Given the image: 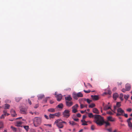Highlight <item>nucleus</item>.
<instances>
[{
  "label": "nucleus",
  "mask_w": 132,
  "mask_h": 132,
  "mask_svg": "<svg viewBox=\"0 0 132 132\" xmlns=\"http://www.w3.org/2000/svg\"><path fill=\"white\" fill-rule=\"evenodd\" d=\"M65 101H71L72 100V98L70 95L65 97Z\"/></svg>",
  "instance_id": "obj_13"
},
{
  "label": "nucleus",
  "mask_w": 132,
  "mask_h": 132,
  "mask_svg": "<svg viewBox=\"0 0 132 132\" xmlns=\"http://www.w3.org/2000/svg\"><path fill=\"white\" fill-rule=\"evenodd\" d=\"M62 121L60 119H58L56 120L54 123H56L57 126L59 128H62L64 126L62 123Z\"/></svg>",
  "instance_id": "obj_3"
},
{
  "label": "nucleus",
  "mask_w": 132,
  "mask_h": 132,
  "mask_svg": "<svg viewBox=\"0 0 132 132\" xmlns=\"http://www.w3.org/2000/svg\"><path fill=\"white\" fill-rule=\"evenodd\" d=\"M3 114L5 116H8L10 115L9 114L7 113V111L6 110H3Z\"/></svg>",
  "instance_id": "obj_19"
},
{
  "label": "nucleus",
  "mask_w": 132,
  "mask_h": 132,
  "mask_svg": "<svg viewBox=\"0 0 132 132\" xmlns=\"http://www.w3.org/2000/svg\"><path fill=\"white\" fill-rule=\"evenodd\" d=\"M124 114V116L126 118H127L128 117V116L127 114H125V113H123Z\"/></svg>",
  "instance_id": "obj_57"
},
{
  "label": "nucleus",
  "mask_w": 132,
  "mask_h": 132,
  "mask_svg": "<svg viewBox=\"0 0 132 132\" xmlns=\"http://www.w3.org/2000/svg\"><path fill=\"white\" fill-rule=\"evenodd\" d=\"M122 84V82H118V86H119L120 85H121Z\"/></svg>",
  "instance_id": "obj_56"
},
{
  "label": "nucleus",
  "mask_w": 132,
  "mask_h": 132,
  "mask_svg": "<svg viewBox=\"0 0 132 132\" xmlns=\"http://www.w3.org/2000/svg\"><path fill=\"white\" fill-rule=\"evenodd\" d=\"M85 100L88 103L90 104L91 102H92V101L90 100L88 98H87L86 99H85Z\"/></svg>",
  "instance_id": "obj_34"
},
{
  "label": "nucleus",
  "mask_w": 132,
  "mask_h": 132,
  "mask_svg": "<svg viewBox=\"0 0 132 132\" xmlns=\"http://www.w3.org/2000/svg\"><path fill=\"white\" fill-rule=\"evenodd\" d=\"M128 126L130 128V129H132V123L131 122H128Z\"/></svg>",
  "instance_id": "obj_24"
},
{
  "label": "nucleus",
  "mask_w": 132,
  "mask_h": 132,
  "mask_svg": "<svg viewBox=\"0 0 132 132\" xmlns=\"http://www.w3.org/2000/svg\"><path fill=\"white\" fill-rule=\"evenodd\" d=\"M93 112L94 113L97 114L99 113V111L96 108H94L93 109Z\"/></svg>",
  "instance_id": "obj_16"
},
{
  "label": "nucleus",
  "mask_w": 132,
  "mask_h": 132,
  "mask_svg": "<svg viewBox=\"0 0 132 132\" xmlns=\"http://www.w3.org/2000/svg\"><path fill=\"white\" fill-rule=\"evenodd\" d=\"M124 93H125L126 91H127L126 90V89L125 88V89L124 88H123L121 90Z\"/></svg>",
  "instance_id": "obj_48"
},
{
  "label": "nucleus",
  "mask_w": 132,
  "mask_h": 132,
  "mask_svg": "<svg viewBox=\"0 0 132 132\" xmlns=\"http://www.w3.org/2000/svg\"><path fill=\"white\" fill-rule=\"evenodd\" d=\"M105 123L106 124V127L110 125V124L109 123L108 121H105L104 120L103 122V123Z\"/></svg>",
  "instance_id": "obj_30"
},
{
  "label": "nucleus",
  "mask_w": 132,
  "mask_h": 132,
  "mask_svg": "<svg viewBox=\"0 0 132 132\" xmlns=\"http://www.w3.org/2000/svg\"><path fill=\"white\" fill-rule=\"evenodd\" d=\"M44 95H42L39 96L38 97V99H42L44 97Z\"/></svg>",
  "instance_id": "obj_36"
},
{
  "label": "nucleus",
  "mask_w": 132,
  "mask_h": 132,
  "mask_svg": "<svg viewBox=\"0 0 132 132\" xmlns=\"http://www.w3.org/2000/svg\"><path fill=\"white\" fill-rule=\"evenodd\" d=\"M91 128L92 130H94L95 129V126L93 125H92L91 126Z\"/></svg>",
  "instance_id": "obj_42"
},
{
  "label": "nucleus",
  "mask_w": 132,
  "mask_h": 132,
  "mask_svg": "<svg viewBox=\"0 0 132 132\" xmlns=\"http://www.w3.org/2000/svg\"><path fill=\"white\" fill-rule=\"evenodd\" d=\"M11 128L13 131H16V128L12 126H11Z\"/></svg>",
  "instance_id": "obj_38"
},
{
  "label": "nucleus",
  "mask_w": 132,
  "mask_h": 132,
  "mask_svg": "<svg viewBox=\"0 0 132 132\" xmlns=\"http://www.w3.org/2000/svg\"><path fill=\"white\" fill-rule=\"evenodd\" d=\"M80 106L81 109H82L84 107V105L82 104H80Z\"/></svg>",
  "instance_id": "obj_58"
},
{
  "label": "nucleus",
  "mask_w": 132,
  "mask_h": 132,
  "mask_svg": "<svg viewBox=\"0 0 132 132\" xmlns=\"http://www.w3.org/2000/svg\"><path fill=\"white\" fill-rule=\"evenodd\" d=\"M125 88L127 91H129L130 90L131 88V86L129 84H127L125 86Z\"/></svg>",
  "instance_id": "obj_14"
},
{
  "label": "nucleus",
  "mask_w": 132,
  "mask_h": 132,
  "mask_svg": "<svg viewBox=\"0 0 132 132\" xmlns=\"http://www.w3.org/2000/svg\"><path fill=\"white\" fill-rule=\"evenodd\" d=\"M84 121L85 123H82V125H87V122L85 121V120H84Z\"/></svg>",
  "instance_id": "obj_44"
},
{
  "label": "nucleus",
  "mask_w": 132,
  "mask_h": 132,
  "mask_svg": "<svg viewBox=\"0 0 132 132\" xmlns=\"http://www.w3.org/2000/svg\"><path fill=\"white\" fill-rule=\"evenodd\" d=\"M107 113L111 115H112L113 114V113L111 111H108L107 112Z\"/></svg>",
  "instance_id": "obj_40"
},
{
  "label": "nucleus",
  "mask_w": 132,
  "mask_h": 132,
  "mask_svg": "<svg viewBox=\"0 0 132 132\" xmlns=\"http://www.w3.org/2000/svg\"><path fill=\"white\" fill-rule=\"evenodd\" d=\"M42 121V119L41 118L35 117L33 123L35 127H37L41 124Z\"/></svg>",
  "instance_id": "obj_2"
},
{
  "label": "nucleus",
  "mask_w": 132,
  "mask_h": 132,
  "mask_svg": "<svg viewBox=\"0 0 132 132\" xmlns=\"http://www.w3.org/2000/svg\"><path fill=\"white\" fill-rule=\"evenodd\" d=\"M63 107V105L62 103H61L59 104L57 106V107H58V108L60 109H62Z\"/></svg>",
  "instance_id": "obj_27"
},
{
  "label": "nucleus",
  "mask_w": 132,
  "mask_h": 132,
  "mask_svg": "<svg viewBox=\"0 0 132 132\" xmlns=\"http://www.w3.org/2000/svg\"><path fill=\"white\" fill-rule=\"evenodd\" d=\"M121 115H122L121 114H120L118 112L116 114V116H120Z\"/></svg>",
  "instance_id": "obj_59"
},
{
  "label": "nucleus",
  "mask_w": 132,
  "mask_h": 132,
  "mask_svg": "<svg viewBox=\"0 0 132 132\" xmlns=\"http://www.w3.org/2000/svg\"><path fill=\"white\" fill-rule=\"evenodd\" d=\"M86 117V116L85 115H84L83 116L82 118L83 119H85Z\"/></svg>",
  "instance_id": "obj_64"
},
{
  "label": "nucleus",
  "mask_w": 132,
  "mask_h": 132,
  "mask_svg": "<svg viewBox=\"0 0 132 132\" xmlns=\"http://www.w3.org/2000/svg\"><path fill=\"white\" fill-rule=\"evenodd\" d=\"M50 103L51 104H52L53 103H54V101L52 100H51L50 101Z\"/></svg>",
  "instance_id": "obj_60"
},
{
  "label": "nucleus",
  "mask_w": 132,
  "mask_h": 132,
  "mask_svg": "<svg viewBox=\"0 0 132 132\" xmlns=\"http://www.w3.org/2000/svg\"><path fill=\"white\" fill-rule=\"evenodd\" d=\"M27 110L26 109L24 108H22L20 110V112L21 113L26 114H27Z\"/></svg>",
  "instance_id": "obj_8"
},
{
  "label": "nucleus",
  "mask_w": 132,
  "mask_h": 132,
  "mask_svg": "<svg viewBox=\"0 0 132 132\" xmlns=\"http://www.w3.org/2000/svg\"><path fill=\"white\" fill-rule=\"evenodd\" d=\"M66 105L68 107H70L73 104V102L71 101H65Z\"/></svg>",
  "instance_id": "obj_7"
},
{
  "label": "nucleus",
  "mask_w": 132,
  "mask_h": 132,
  "mask_svg": "<svg viewBox=\"0 0 132 132\" xmlns=\"http://www.w3.org/2000/svg\"><path fill=\"white\" fill-rule=\"evenodd\" d=\"M44 125H46V126H48L50 127H51L52 126L51 125V124H47V125L44 124Z\"/></svg>",
  "instance_id": "obj_63"
},
{
  "label": "nucleus",
  "mask_w": 132,
  "mask_h": 132,
  "mask_svg": "<svg viewBox=\"0 0 132 132\" xmlns=\"http://www.w3.org/2000/svg\"><path fill=\"white\" fill-rule=\"evenodd\" d=\"M121 102H118L117 103L116 106H114V109L115 110H116L117 107H120L121 105Z\"/></svg>",
  "instance_id": "obj_17"
},
{
  "label": "nucleus",
  "mask_w": 132,
  "mask_h": 132,
  "mask_svg": "<svg viewBox=\"0 0 132 132\" xmlns=\"http://www.w3.org/2000/svg\"><path fill=\"white\" fill-rule=\"evenodd\" d=\"M94 122L98 126H101L103 125L104 119L103 117L99 115H94Z\"/></svg>",
  "instance_id": "obj_1"
},
{
  "label": "nucleus",
  "mask_w": 132,
  "mask_h": 132,
  "mask_svg": "<svg viewBox=\"0 0 132 132\" xmlns=\"http://www.w3.org/2000/svg\"><path fill=\"white\" fill-rule=\"evenodd\" d=\"M12 116L13 117H15L16 115V114L15 113V111L13 109L11 110L10 111Z\"/></svg>",
  "instance_id": "obj_11"
},
{
  "label": "nucleus",
  "mask_w": 132,
  "mask_h": 132,
  "mask_svg": "<svg viewBox=\"0 0 132 132\" xmlns=\"http://www.w3.org/2000/svg\"><path fill=\"white\" fill-rule=\"evenodd\" d=\"M22 97H16L15 98V100L16 102H18L19 101L22 99Z\"/></svg>",
  "instance_id": "obj_25"
},
{
  "label": "nucleus",
  "mask_w": 132,
  "mask_h": 132,
  "mask_svg": "<svg viewBox=\"0 0 132 132\" xmlns=\"http://www.w3.org/2000/svg\"><path fill=\"white\" fill-rule=\"evenodd\" d=\"M3 106L5 110L6 109H9L10 107V105L7 104H6Z\"/></svg>",
  "instance_id": "obj_15"
},
{
  "label": "nucleus",
  "mask_w": 132,
  "mask_h": 132,
  "mask_svg": "<svg viewBox=\"0 0 132 132\" xmlns=\"http://www.w3.org/2000/svg\"><path fill=\"white\" fill-rule=\"evenodd\" d=\"M74 120L76 121H78L79 120V119L78 118H74L73 119Z\"/></svg>",
  "instance_id": "obj_61"
},
{
  "label": "nucleus",
  "mask_w": 132,
  "mask_h": 132,
  "mask_svg": "<svg viewBox=\"0 0 132 132\" xmlns=\"http://www.w3.org/2000/svg\"><path fill=\"white\" fill-rule=\"evenodd\" d=\"M48 111L51 112H55V110L54 108H51L48 109Z\"/></svg>",
  "instance_id": "obj_21"
},
{
  "label": "nucleus",
  "mask_w": 132,
  "mask_h": 132,
  "mask_svg": "<svg viewBox=\"0 0 132 132\" xmlns=\"http://www.w3.org/2000/svg\"><path fill=\"white\" fill-rule=\"evenodd\" d=\"M117 112L120 114H121L122 115H123L122 114L124 113L125 112L121 108H119L117 110Z\"/></svg>",
  "instance_id": "obj_9"
},
{
  "label": "nucleus",
  "mask_w": 132,
  "mask_h": 132,
  "mask_svg": "<svg viewBox=\"0 0 132 132\" xmlns=\"http://www.w3.org/2000/svg\"><path fill=\"white\" fill-rule=\"evenodd\" d=\"M61 113L60 112H58L57 113L54 114V115L55 116H56L57 117H59L61 116Z\"/></svg>",
  "instance_id": "obj_29"
},
{
  "label": "nucleus",
  "mask_w": 132,
  "mask_h": 132,
  "mask_svg": "<svg viewBox=\"0 0 132 132\" xmlns=\"http://www.w3.org/2000/svg\"><path fill=\"white\" fill-rule=\"evenodd\" d=\"M39 106L38 104H36L35 105V106L34 107V108L35 109H36L38 108Z\"/></svg>",
  "instance_id": "obj_49"
},
{
  "label": "nucleus",
  "mask_w": 132,
  "mask_h": 132,
  "mask_svg": "<svg viewBox=\"0 0 132 132\" xmlns=\"http://www.w3.org/2000/svg\"><path fill=\"white\" fill-rule=\"evenodd\" d=\"M55 95L56 96V97L57 98V100L58 101H59L61 100L62 98V96L61 94H59L56 95V94L55 92Z\"/></svg>",
  "instance_id": "obj_6"
},
{
  "label": "nucleus",
  "mask_w": 132,
  "mask_h": 132,
  "mask_svg": "<svg viewBox=\"0 0 132 132\" xmlns=\"http://www.w3.org/2000/svg\"><path fill=\"white\" fill-rule=\"evenodd\" d=\"M69 123L70 125H71L72 126H74V125H76V124L75 122L73 121H70Z\"/></svg>",
  "instance_id": "obj_23"
},
{
  "label": "nucleus",
  "mask_w": 132,
  "mask_h": 132,
  "mask_svg": "<svg viewBox=\"0 0 132 132\" xmlns=\"http://www.w3.org/2000/svg\"><path fill=\"white\" fill-rule=\"evenodd\" d=\"M119 96V95L117 93H114L113 95V97L114 100H116L117 98Z\"/></svg>",
  "instance_id": "obj_18"
},
{
  "label": "nucleus",
  "mask_w": 132,
  "mask_h": 132,
  "mask_svg": "<svg viewBox=\"0 0 132 132\" xmlns=\"http://www.w3.org/2000/svg\"><path fill=\"white\" fill-rule=\"evenodd\" d=\"M72 109V112L73 113H75L78 111L77 109Z\"/></svg>",
  "instance_id": "obj_39"
},
{
  "label": "nucleus",
  "mask_w": 132,
  "mask_h": 132,
  "mask_svg": "<svg viewBox=\"0 0 132 132\" xmlns=\"http://www.w3.org/2000/svg\"><path fill=\"white\" fill-rule=\"evenodd\" d=\"M70 111L69 110H65L63 113V116L67 118H68L70 116Z\"/></svg>",
  "instance_id": "obj_5"
},
{
  "label": "nucleus",
  "mask_w": 132,
  "mask_h": 132,
  "mask_svg": "<svg viewBox=\"0 0 132 132\" xmlns=\"http://www.w3.org/2000/svg\"><path fill=\"white\" fill-rule=\"evenodd\" d=\"M107 130L110 132H112V129L111 128H110L109 129H107Z\"/></svg>",
  "instance_id": "obj_55"
},
{
  "label": "nucleus",
  "mask_w": 132,
  "mask_h": 132,
  "mask_svg": "<svg viewBox=\"0 0 132 132\" xmlns=\"http://www.w3.org/2000/svg\"><path fill=\"white\" fill-rule=\"evenodd\" d=\"M107 119L108 121L111 122H113L115 121V119L114 118H113L112 117L110 116L108 117Z\"/></svg>",
  "instance_id": "obj_10"
},
{
  "label": "nucleus",
  "mask_w": 132,
  "mask_h": 132,
  "mask_svg": "<svg viewBox=\"0 0 132 132\" xmlns=\"http://www.w3.org/2000/svg\"><path fill=\"white\" fill-rule=\"evenodd\" d=\"M50 98V97H47L43 100V101L46 103L47 102L48 99Z\"/></svg>",
  "instance_id": "obj_37"
},
{
  "label": "nucleus",
  "mask_w": 132,
  "mask_h": 132,
  "mask_svg": "<svg viewBox=\"0 0 132 132\" xmlns=\"http://www.w3.org/2000/svg\"><path fill=\"white\" fill-rule=\"evenodd\" d=\"M5 117V116H4V114H3L1 115L0 118L1 119L4 118Z\"/></svg>",
  "instance_id": "obj_52"
},
{
  "label": "nucleus",
  "mask_w": 132,
  "mask_h": 132,
  "mask_svg": "<svg viewBox=\"0 0 132 132\" xmlns=\"http://www.w3.org/2000/svg\"><path fill=\"white\" fill-rule=\"evenodd\" d=\"M109 109H111V108L110 106H108V105H106L104 106L103 108V109L105 110H106Z\"/></svg>",
  "instance_id": "obj_20"
},
{
  "label": "nucleus",
  "mask_w": 132,
  "mask_h": 132,
  "mask_svg": "<svg viewBox=\"0 0 132 132\" xmlns=\"http://www.w3.org/2000/svg\"><path fill=\"white\" fill-rule=\"evenodd\" d=\"M84 91L85 93H89L90 92V90H88L87 91L86 90H84Z\"/></svg>",
  "instance_id": "obj_43"
},
{
  "label": "nucleus",
  "mask_w": 132,
  "mask_h": 132,
  "mask_svg": "<svg viewBox=\"0 0 132 132\" xmlns=\"http://www.w3.org/2000/svg\"><path fill=\"white\" fill-rule=\"evenodd\" d=\"M88 116L90 118L93 117H94V115H93V114L92 113H88Z\"/></svg>",
  "instance_id": "obj_31"
},
{
  "label": "nucleus",
  "mask_w": 132,
  "mask_h": 132,
  "mask_svg": "<svg viewBox=\"0 0 132 132\" xmlns=\"http://www.w3.org/2000/svg\"><path fill=\"white\" fill-rule=\"evenodd\" d=\"M28 102L29 103L30 105H31V101L29 99H28Z\"/></svg>",
  "instance_id": "obj_51"
},
{
  "label": "nucleus",
  "mask_w": 132,
  "mask_h": 132,
  "mask_svg": "<svg viewBox=\"0 0 132 132\" xmlns=\"http://www.w3.org/2000/svg\"><path fill=\"white\" fill-rule=\"evenodd\" d=\"M123 95L121 93L120 95L119 98L121 101H122L123 100Z\"/></svg>",
  "instance_id": "obj_33"
},
{
  "label": "nucleus",
  "mask_w": 132,
  "mask_h": 132,
  "mask_svg": "<svg viewBox=\"0 0 132 132\" xmlns=\"http://www.w3.org/2000/svg\"><path fill=\"white\" fill-rule=\"evenodd\" d=\"M79 106L78 104H76L75 105L73 106L72 107V109H77V108Z\"/></svg>",
  "instance_id": "obj_26"
},
{
  "label": "nucleus",
  "mask_w": 132,
  "mask_h": 132,
  "mask_svg": "<svg viewBox=\"0 0 132 132\" xmlns=\"http://www.w3.org/2000/svg\"><path fill=\"white\" fill-rule=\"evenodd\" d=\"M91 96L93 100H98L99 98V97L97 95H92Z\"/></svg>",
  "instance_id": "obj_12"
},
{
  "label": "nucleus",
  "mask_w": 132,
  "mask_h": 132,
  "mask_svg": "<svg viewBox=\"0 0 132 132\" xmlns=\"http://www.w3.org/2000/svg\"><path fill=\"white\" fill-rule=\"evenodd\" d=\"M86 111V110H85V111H81V113L83 114V113H84Z\"/></svg>",
  "instance_id": "obj_62"
},
{
  "label": "nucleus",
  "mask_w": 132,
  "mask_h": 132,
  "mask_svg": "<svg viewBox=\"0 0 132 132\" xmlns=\"http://www.w3.org/2000/svg\"><path fill=\"white\" fill-rule=\"evenodd\" d=\"M73 98L76 100H77L78 97H82L83 95L82 93L79 92L78 93L75 92H73Z\"/></svg>",
  "instance_id": "obj_4"
},
{
  "label": "nucleus",
  "mask_w": 132,
  "mask_h": 132,
  "mask_svg": "<svg viewBox=\"0 0 132 132\" xmlns=\"http://www.w3.org/2000/svg\"><path fill=\"white\" fill-rule=\"evenodd\" d=\"M55 117L54 114H50L49 115V117L50 119L51 118H55Z\"/></svg>",
  "instance_id": "obj_28"
},
{
  "label": "nucleus",
  "mask_w": 132,
  "mask_h": 132,
  "mask_svg": "<svg viewBox=\"0 0 132 132\" xmlns=\"http://www.w3.org/2000/svg\"><path fill=\"white\" fill-rule=\"evenodd\" d=\"M95 106V104L94 103L92 104L89 106V108H92Z\"/></svg>",
  "instance_id": "obj_32"
},
{
  "label": "nucleus",
  "mask_w": 132,
  "mask_h": 132,
  "mask_svg": "<svg viewBox=\"0 0 132 132\" xmlns=\"http://www.w3.org/2000/svg\"><path fill=\"white\" fill-rule=\"evenodd\" d=\"M30 132H36V131L34 129H31L30 130Z\"/></svg>",
  "instance_id": "obj_54"
},
{
  "label": "nucleus",
  "mask_w": 132,
  "mask_h": 132,
  "mask_svg": "<svg viewBox=\"0 0 132 132\" xmlns=\"http://www.w3.org/2000/svg\"><path fill=\"white\" fill-rule=\"evenodd\" d=\"M44 116V117H45V118H46V119H50V118H49H49L46 115H45Z\"/></svg>",
  "instance_id": "obj_50"
},
{
  "label": "nucleus",
  "mask_w": 132,
  "mask_h": 132,
  "mask_svg": "<svg viewBox=\"0 0 132 132\" xmlns=\"http://www.w3.org/2000/svg\"><path fill=\"white\" fill-rule=\"evenodd\" d=\"M22 122H18L16 123V126L17 127H20L21 126Z\"/></svg>",
  "instance_id": "obj_22"
},
{
  "label": "nucleus",
  "mask_w": 132,
  "mask_h": 132,
  "mask_svg": "<svg viewBox=\"0 0 132 132\" xmlns=\"http://www.w3.org/2000/svg\"><path fill=\"white\" fill-rule=\"evenodd\" d=\"M24 127L26 130H28L29 129L28 126H24Z\"/></svg>",
  "instance_id": "obj_45"
},
{
  "label": "nucleus",
  "mask_w": 132,
  "mask_h": 132,
  "mask_svg": "<svg viewBox=\"0 0 132 132\" xmlns=\"http://www.w3.org/2000/svg\"><path fill=\"white\" fill-rule=\"evenodd\" d=\"M77 117H80L81 116V114L79 113H78L77 114Z\"/></svg>",
  "instance_id": "obj_53"
},
{
  "label": "nucleus",
  "mask_w": 132,
  "mask_h": 132,
  "mask_svg": "<svg viewBox=\"0 0 132 132\" xmlns=\"http://www.w3.org/2000/svg\"><path fill=\"white\" fill-rule=\"evenodd\" d=\"M129 97V95H125L124 96V98L126 100H128Z\"/></svg>",
  "instance_id": "obj_35"
},
{
  "label": "nucleus",
  "mask_w": 132,
  "mask_h": 132,
  "mask_svg": "<svg viewBox=\"0 0 132 132\" xmlns=\"http://www.w3.org/2000/svg\"><path fill=\"white\" fill-rule=\"evenodd\" d=\"M3 127V124L2 122H0V129Z\"/></svg>",
  "instance_id": "obj_41"
},
{
  "label": "nucleus",
  "mask_w": 132,
  "mask_h": 132,
  "mask_svg": "<svg viewBox=\"0 0 132 132\" xmlns=\"http://www.w3.org/2000/svg\"><path fill=\"white\" fill-rule=\"evenodd\" d=\"M132 120V118H129L127 120V122H131L130 121V120Z\"/></svg>",
  "instance_id": "obj_47"
},
{
  "label": "nucleus",
  "mask_w": 132,
  "mask_h": 132,
  "mask_svg": "<svg viewBox=\"0 0 132 132\" xmlns=\"http://www.w3.org/2000/svg\"><path fill=\"white\" fill-rule=\"evenodd\" d=\"M131 110H132V109H131L130 108H128L127 110V111H128L129 112H131Z\"/></svg>",
  "instance_id": "obj_46"
}]
</instances>
